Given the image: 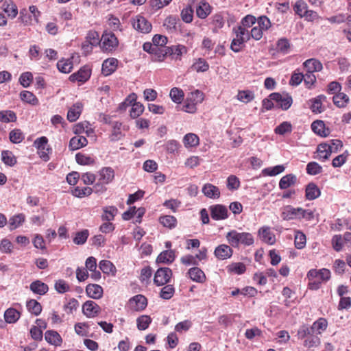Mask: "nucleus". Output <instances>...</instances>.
Here are the masks:
<instances>
[{
	"mask_svg": "<svg viewBox=\"0 0 351 351\" xmlns=\"http://www.w3.org/2000/svg\"><path fill=\"white\" fill-rule=\"evenodd\" d=\"M328 328V321L324 317H319L311 326L303 324L298 330V339H303V346L308 349L317 348L321 344L319 335H322Z\"/></svg>",
	"mask_w": 351,
	"mask_h": 351,
	"instance_id": "1",
	"label": "nucleus"
},
{
	"mask_svg": "<svg viewBox=\"0 0 351 351\" xmlns=\"http://www.w3.org/2000/svg\"><path fill=\"white\" fill-rule=\"evenodd\" d=\"M226 239L229 245L232 247H239L240 245L244 247L250 246L254 242L253 235L250 232H239L236 230L229 231Z\"/></svg>",
	"mask_w": 351,
	"mask_h": 351,
	"instance_id": "2",
	"label": "nucleus"
},
{
	"mask_svg": "<svg viewBox=\"0 0 351 351\" xmlns=\"http://www.w3.org/2000/svg\"><path fill=\"white\" fill-rule=\"evenodd\" d=\"M232 32L234 38L230 48L234 52H239L243 48L245 43L250 40V31L237 25L233 27Z\"/></svg>",
	"mask_w": 351,
	"mask_h": 351,
	"instance_id": "3",
	"label": "nucleus"
},
{
	"mask_svg": "<svg viewBox=\"0 0 351 351\" xmlns=\"http://www.w3.org/2000/svg\"><path fill=\"white\" fill-rule=\"evenodd\" d=\"M29 11L30 14H28L27 10L25 8L21 10L19 19H20L21 21L27 26L32 25L34 24L33 21L36 23H38L41 13L36 6L30 5L29 7Z\"/></svg>",
	"mask_w": 351,
	"mask_h": 351,
	"instance_id": "4",
	"label": "nucleus"
},
{
	"mask_svg": "<svg viewBox=\"0 0 351 351\" xmlns=\"http://www.w3.org/2000/svg\"><path fill=\"white\" fill-rule=\"evenodd\" d=\"M136 95L134 93L130 94L125 100L120 104V108H123L128 105H132L130 115L132 119L138 117L144 111V106L140 102H135Z\"/></svg>",
	"mask_w": 351,
	"mask_h": 351,
	"instance_id": "5",
	"label": "nucleus"
},
{
	"mask_svg": "<svg viewBox=\"0 0 351 351\" xmlns=\"http://www.w3.org/2000/svg\"><path fill=\"white\" fill-rule=\"evenodd\" d=\"M100 44L103 51H112L118 46V40L114 34L104 32L101 38Z\"/></svg>",
	"mask_w": 351,
	"mask_h": 351,
	"instance_id": "6",
	"label": "nucleus"
},
{
	"mask_svg": "<svg viewBox=\"0 0 351 351\" xmlns=\"http://www.w3.org/2000/svg\"><path fill=\"white\" fill-rule=\"evenodd\" d=\"M172 276V271L168 267L159 268L154 278V282L157 286H162L167 284Z\"/></svg>",
	"mask_w": 351,
	"mask_h": 351,
	"instance_id": "7",
	"label": "nucleus"
},
{
	"mask_svg": "<svg viewBox=\"0 0 351 351\" xmlns=\"http://www.w3.org/2000/svg\"><path fill=\"white\" fill-rule=\"evenodd\" d=\"M128 130L127 125H123L122 123L119 121H114L112 123V131L110 135V140L111 141H118L121 140L124 136V132Z\"/></svg>",
	"mask_w": 351,
	"mask_h": 351,
	"instance_id": "8",
	"label": "nucleus"
},
{
	"mask_svg": "<svg viewBox=\"0 0 351 351\" xmlns=\"http://www.w3.org/2000/svg\"><path fill=\"white\" fill-rule=\"evenodd\" d=\"M147 305V298L143 295H136L129 300L128 306L132 311H141Z\"/></svg>",
	"mask_w": 351,
	"mask_h": 351,
	"instance_id": "9",
	"label": "nucleus"
},
{
	"mask_svg": "<svg viewBox=\"0 0 351 351\" xmlns=\"http://www.w3.org/2000/svg\"><path fill=\"white\" fill-rule=\"evenodd\" d=\"M132 26L143 34H147L152 30L151 23L145 17L139 15L133 19Z\"/></svg>",
	"mask_w": 351,
	"mask_h": 351,
	"instance_id": "10",
	"label": "nucleus"
},
{
	"mask_svg": "<svg viewBox=\"0 0 351 351\" xmlns=\"http://www.w3.org/2000/svg\"><path fill=\"white\" fill-rule=\"evenodd\" d=\"M211 217L215 220H223L228 217V208L221 204H216L210 207Z\"/></svg>",
	"mask_w": 351,
	"mask_h": 351,
	"instance_id": "11",
	"label": "nucleus"
},
{
	"mask_svg": "<svg viewBox=\"0 0 351 351\" xmlns=\"http://www.w3.org/2000/svg\"><path fill=\"white\" fill-rule=\"evenodd\" d=\"M82 311L87 317L93 318L98 315L101 308L94 301L88 300L83 304Z\"/></svg>",
	"mask_w": 351,
	"mask_h": 351,
	"instance_id": "12",
	"label": "nucleus"
},
{
	"mask_svg": "<svg viewBox=\"0 0 351 351\" xmlns=\"http://www.w3.org/2000/svg\"><path fill=\"white\" fill-rule=\"evenodd\" d=\"M269 97L271 99L276 101L280 107L284 110H288L291 107L293 102V99L291 96L287 95L283 97L278 93H274L270 94Z\"/></svg>",
	"mask_w": 351,
	"mask_h": 351,
	"instance_id": "13",
	"label": "nucleus"
},
{
	"mask_svg": "<svg viewBox=\"0 0 351 351\" xmlns=\"http://www.w3.org/2000/svg\"><path fill=\"white\" fill-rule=\"evenodd\" d=\"M302 208H294L287 206L284 208L282 212V217L285 220L300 219Z\"/></svg>",
	"mask_w": 351,
	"mask_h": 351,
	"instance_id": "14",
	"label": "nucleus"
},
{
	"mask_svg": "<svg viewBox=\"0 0 351 351\" xmlns=\"http://www.w3.org/2000/svg\"><path fill=\"white\" fill-rule=\"evenodd\" d=\"M307 276L316 278L321 281V283H322L328 281L330 278V271L329 269L326 268L321 269H313L308 272Z\"/></svg>",
	"mask_w": 351,
	"mask_h": 351,
	"instance_id": "15",
	"label": "nucleus"
},
{
	"mask_svg": "<svg viewBox=\"0 0 351 351\" xmlns=\"http://www.w3.org/2000/svg\"><path fill=\"white\" fill-rule=\"evenodd\" d=\"M99 182L101 184L111 182L114 178V171L111 167H104L99 171Z\"/></svg>",
	"mask_w": 351,
	"mask_h": 351,
	"instance_id": "16",
	"label": "nucleus"
},
{
	"mask_svg": "<svg viewBox=\"0 0 351 351\" xmlns=\"http://www.w3.org/2000/svg\"><path fill=\"white\" fill-rule=\"evenodd\" d=\"M258 236L260 239L269 245H273L276 242L274 234L269 227H262L258 230Z\"/></svg>",
	"mask_w": 351,
	"mask_h": 351,
	"instance_id": "17",
	"label": "nucleus"
},
{
	"mask_svg": "<svg viewBox=\"0 0 351 351\" xmlns=\"http://www.w3.org/2000/svg\"><path fill=\"white\" fill-rule=\"evenodd\" d=\"M232 250L230 245L221 244L217 246L215 250V256L220 260L229 258L232 255Z\"/></svg>",
	"mask_w": 351,
	"mask_h": 351,
	"instance_id": "18",
	"label": "nucleus"
},
{
	"mask_svg": "<svg viewBox=\"0 0 351 351\" xmlns=\"http://www.w3.org/2000/svg\"><path fill=\"white\" fill-rule=\"evenodd\" d=\"M311 128L315 134L322 137H326L330 133V129L326 128L324 122L321 120L313 121L311 124Z\"/></svg>",
	"mask_w": 351,
	"mask_h": 351,
	"instance_id": "19",
	"label": "nucleus"
},
{
	"mask_svg": "<svg viewBox=\"0 0 351 351\" xmlns=\"http://www.w3.org/2000/svg\"><path fill=\"white\" fill-rule=\"evenodd\" d=\"M90 77V70L88 68L83 67L77 72L73 73L69 76V80L71 82H84L87 81Z\"/></svg>",
	"mask_w": 351,
	"mask_h": 351,
	"instance_id": "20",
	"label": "nucleus"
},
{
	"mask_svg": "<svg viewBox=\"0 0 351 351\" xmlns=\"http://www.w3.org/2000/svg\"><path fill=\"white\" fill-rule=\"evenodd\" d=\"M118 60L116 58H108L102 64L101 71L105 76L111 75L117 67Z\"/></svg>",
	"mask_w": 351,
	"mask_h": 351,
	"instance_id": "21",
	"label": "nucleus"
},
{
	"mask_svg": "<svg viewBox=\"0 0 351 351\" xmlns=\"http://www.w3.org/2000/svg\"><path fill=\"white\" fill-rule=\"evenodd\" d=\"M332 147H333L327 143L319 144L317 148L318 159L322 161L326 160L332 152Z\"/></svg>",
	"mask_w": 351,
	"mask_h": 351,
	"instance_id": "22",
	"label": "nucleus"
},
{
	"mask_svg": "<svg viewBox=\"0 0 351 351\" xmlns=\"http://www.w3.org/2000/svg\"><path fill=\"white\" fill-rule=\"evenodd\" d=\"M204 195L210 199H218L220 197V191L219 188L212 184H205L202 187Z\"/></svg>",
	"mask_w": 351,
	"mask_h": 351,
	"instance_id": "23",
	"label": "nucleus"
},
{
	"mask_svg": "<svg viewBox=\"0 0 351 351\" xmlns=\"http://www.w3.org/2000/svg\"><path fill=\"white\" fill-rule=\"evenodd\" d=\"M86 292L89 298L99 299L103 295V288L97 284H89L86 287Z\"/></svg>",
	"mask_w": 351,
	"mask_h": 351,
	"instance_id": "24",
	"label": "nucleus"
},
{
	"mask_svg": "<svg viewBox=\"0 0 351 351\" xmlns=\"http://www.w3.org/2000/svg\"><path fill=\"white\" fill-rule=\"evenodd\" d=\"M186 47L181 45L166 47V53L174 56L176 60H181L182 56L186 53Z\"/></svg>",
	"mask_w": 351,
	"mask_h": 351,
	"instance_id": "25",
	"label": "nucleus"
},
{
	"mask_svg": "<svg viewBox=\"0 0 351 351\" xmlns=\"http://www.w3.org/2000/svg\"><path fill=\"white\" fill-rule=\"evenodd\" d=\"M303 65L306 69V71H308V73L318 72L323 69L322 64L319 60L314 58L306 60L303 63Z\"/></svg>",
	"mask_w": 351,
	"mask_h": 351,
	"instance_id": "26",
	"label": "nucleus"
},
{
	"mask_svg": "<svg viewBox=\"0 0 351 351\" xmlns=\"http://www.w3.org/2000/svg\"><path fill=\"white\" fill-rule=\"evenodd\" d=\"M88 143L86 137L83 136H76L71 138L69 147L71 150H77L85 147Z\"/></svg>",
	"mask_w": 351,
	"mask_h": 351,
	"instance_id": "27",
	"label": "nucleus"
},
{
	"mask_svg": "<svg viewBox=\"0 0 351 351\" xmlns=\"http://www.w3.org/2000/svg\"><path fill=\"white\" fill-rule=\"evenodd\" d=\"M29 289L33 293L40 295H45L49 290L47 285L38 280L32 282Z\"/></svg>",
	"mask_w": 351,
	"mask_h": 351,
	"instance_id": "28",
	"label": "nucleus"
},
{
	"mask_svg": "<svg viewBox=\"0 0 351 351\" xmlns=\"http://www.w3.org/2000/svg\"><path fill=\"white\" fill-rule=\"evenodd\" d=\"M82 110V105L80 103H76L69 108L67 113V119L70 122L75 121L80 116Z\"/></svg>",
	"mask_w": 351,
	"mask_h": 351,
	"instance_id": "29",
	"label": "nucleus"
},
{
	"mask_svg": "<svg viewBox=\"0 0 351 351\" xmlns=\"http://www.w3.org/2000/svg\"><path fill=\"white\" fill-rule=\"evenodd\" d=\"M188 274L189 275L190 278L195 282L202 283L206 280V276L202 270H201L198 267H192L191 268Z\"/></svg>",
	"mask_w": 351,
	"mask_h": 351,
	"instance_id": "30",
	"label": "nucleus"
},
{
	"mask_svg": "<svg viewBox=\"0 0 351 351\" xmlns=\"http://www.w3.org/2000/svg\"><path fill=\"white\" fill-rule=\"evenodd\" d=\"M297 182V178L294 174L290 173L283 176L279 182L280 189H287L294 185Z\"/></svg>",
	"mask_w": 351,
	"mask_h": 351,
	"instance_id": "31",
	"label": "nucleus"
},
{
	"mask_svg": "<svg viewBox=\"0 0 351 351\" xmlns=\"http://www.w3.org/2000/svg\"><path fill=\"white\" fill-rule=\"evenodd\" d=\"M320 190L317 186L311 182L306 187V198L308 200H313L320 195Z\"/></svg>",
	"mask_w": 351,
	"mask_h": 351,
	"instance_id": "32",
	"label": "nucleus"
},
{
	"mask_svg": "<svg viewBox=\"0 0 351 351\" xmlns=\"http://www.w3.org/2000/svg\"><path fill=\"white\" fill-rule=\"evenodd\" d=\"M99 267L102 271L103 273L106 274H112V276H115L117 272V269L115 266L108 260H102L99 263Z\"/></svg>",
	"mask_w": 351,
	"mask_h": 351,
	"instance_id": "33",
	"label": "nucleus"
},
{
	"mask_svg": "<svg viewBox=\"0 0 351 351\" xmlns=\"http://www.w3.org/2000/svg\"><path fill=\"white\" fill-rule=\"evenodd\" d=\"M326 97L321 95L311 100V109L315 113H321L323 112L322 102L326 101Z\"/></svg>",
	"mask_w": 351,
	"mask_h": 351,
	"instance_id": "34",
	"label": "nucleus"
},
{
	"mask_svg": "<svg viewBox=\"0 0 351 351\" xmlns=\"http://www.w3.org/2000/svg\"><path fill=\"white\" fill-rule=\"evenodd\" d=\"M175 259V252L173 250H165L157 257L156 261L160 263H171Z\"/></svg>",
	"mask_w": 351,
	"mask_h": 351,
	"instance_id": "35",
	"label": "nucleus"
},
{
	"mask_svg": "<svg viewBox=\"0 0 351 351\" xmlns=\"http://www.w3.org/2000/svg\"><path fill=\"white\" fill-rule=\"evenodd\" d=\"M199 137L193 133L186 134L183 138V143L186 147H193L199 145Z\"/></svg>",
	"mask_w": 351,
	"mask_h": 351,
	"instance_id": "36",
	"label": "nucleus"
},
{
	"mask_svg": "<svg viewBox=\"0 0 351 351\" xmlns=\"http://www.w3.org/2000/svg\"><path fill=\"white\" fill-rule=\"evenodd\" d=\"M118 213V209L115 206H106L103 208L101 219L103 221H112Z\"/></svg>",
	"mask_w": 351,
	"mask_h": 351,
	"instance_id": "37",
	"label": "nucleus"
},
{
	"mask_svg": "<svg viewBox=\"0 0 351 351\" xmlns=\"http://www.w3.org/2000/svg\"><path fill=\"white\" fill-rule=\"evenodd\" d=\"M3 10L11 19L15 18L18 14V8L12 1H5L3 4Z\"/></svg>",
	"mask_w": 351,
	"mask_h": 351,
	"instance_id": "38",
	"label": "nucleus"
},
{
	"mask_svg": "<svg viewBox=\"0 0 351 351\" xmlns=\"http://www.w3.org/2000/svg\"><path fill=\"white\" fill-rule=\"evenodd\" d=\"M285 169V167L282 165H276L274 167H270L265 168L262 170L263 176H276L282 173Z\"/></svg>",
	"mask_w": 351,
	"mask_h": 351,
	"instance_id": "39",
	"label": "nucleus"
},
{
	"mask_svg": "<svg viewBox=\"0 0 351 351\" xmlns=\"http://www.w3.org/2000/svg\"><path fill=\"white\" fill-rule=\"evenodd\" d=\"M20 317V313L13 308H10L5 311L4 318L7 323H15Z\"/></svg>",
	"mask_w": 351,
	"mask_h": 351,
	"instance_id": "40",
	"label": "nucleus"
},
{
	"mask_svg": "<svg viewBox=\"0 0 351 351\" xmlns=\"http://www.w3.org/2000/svg\"><path fill=\"white\" fill-rule=\"evenodd\" d=\"M45 339L48 343L55 346L60 345L62 341L60 335L53 330L47 331L45 335Z\"/></svg>",
	"mask_w": 351,
	"mask_h": 351,
	"instance_id": "41",
	"label": "nucleus"
},
{
	"mask_svg": "<svg viewBox=\"0 0 351 351\" xmlns=\"http://www.w3.org/2000/svg\"><path fill=\"white\" fill-rule=\"evenodd\" d=\"M169 96L174 103L180 104L184 99V94L182 89L174 87L171 89Z\"/></svg>",
	"mask_w": 351,
	"mask_h": 351,
	"instance_id": "42",
	"label": "nucleus"
},
{
	"mask_svg": "<svg viewBox=\"0 0 351 351\" xmlns=\"http://www.w3.org/2000/svg\"><path fill=\"white\" fill-rule=\"evenodd\" d=\"M152 318L149 315H142L136 319V326L139 330H146L152 323Z\"/></svg>",
	"mask_w": 351,
	"mask_h": 351,
	"instance_id": "43",
	"label": "nucleus"
},
{
	"mask_svg": "<svg viewBox=\"0 0 351 351\" xmlns=\"http://www.w3.org/2000/svg\"><path fill=\"white\" fill-rule=\"evenodd\" d=\"M20 97L22 101L27 104L36 106L38 104V99L32 93L27 90H23L20 93Z\"/></svg>",
	"mask_w": 351,
	"mask_h": 351,
	"instance_id": "44",
	"label": "nucleus"
},
{
	"mask_svg": "<svg viewBox=\"0 0 351 351\" xmlns=\"http://www.w3.org/2000/svg\"><path fill=\"white\" fill-rule=\"evenodd\" d=\"M332 100L337 107L343 108L347 106L349 101V97L343 93H339L333 96Z\"/></svg>",
	"mask_w": 351,
	"mask_h": 351,
	"instance_id": "45",
	"label": "nucleus"
},
{
	"mask_svg": "<svg viewBox=\"0 0 351 351\" xmlns=\"http://www.w3.org/2000/svg\"><path fill=\"white\" fill-rule=\"evenodd\" d=\"M27 308L28 311L34 315H38L42 311L41 304L36 300H30L27 302Z\"/></svg>",
	"mask_w": 351,
	"mask_h": 351,
	"instance_id": "46",
	"label": "nucleus"
},
{
	"mask_svg": "<svg viewBox=\"0 0 351 351\" xmlns=\"http://www.w3.org/2000/svg\"><path fill=\"white\" fill-rule=\"evenodd\" d=\"M57 67L60 72L64 73H69L73 69V63L69 59L61 60L57 62Z\"/></svg>",
	"mask_w": 351,
	"mask_h": 351,
	"instance_id": "47",
	"label": "nucleus"
},
{
	"mask_svg": "<svg viewBox=\"0 0 351 351\" xmlns=\"http://www.w3.org/2000/svg\"><path fill=\"white\" fill-rule=\"evenodd\" d=\"M291 45L287 38H282L277 41L276 48L278 51L287 54L289 51Z\"/></svg>",
	"mask_w": 351,
	"mask_h": 351,
	"instance_id": "48",
	"label": "nucleus"
},
{
	"mask_svg": "<svg viewBox=\"0 0 351 351\" xmlns=\"http://www.w3.org/2000/svg\"><path fill=\"white\" fill-rule=\"evenodd\" d=\"M237 99L243 103H248L252 101L254 98V94L252 91L246 90H239L237 94Z\"/></svg>",
	"mask_w": 351,
	"mask_h": 351,
	"instance_id": "49",
	"label": "nucleus"
},
{
	"mask_svg": "<svg viewBox=\"0 0 351 351\" xmlns=\"http://www.w3.org/2000/svg\"><path fill=\"white\" fill-rule=\"evenodd\" d=\"M246 270V267L243 263H234L228 266V271L237 275L243 274Z\"/></svg>",
	"mask_w": 351,
	"mask_h": 351,
	"instance_id": "50",
	"label": "nucleus"
},
{
	"mask_svg": "<svg viewBox=\"0 0 351 351\" xmlns=\"http://www.w3.org/2000/svg\"><path fill=\"white\" fill-rule=\"evenodd\" d=\"M2 161L10 167L14 166L16 163V158L13 154L8 150L3 151L1 153Z\"/></svg>",
	"mask_w": 351,
	"mask_h": 351,
	"instance_id": "51",
	"label": "nucleus"
},
{
	"mask_svg": "<svg viewBox=\"0 0 351 351\" xmlns=\"http://www.w3.org/2000/svg\"><path fill=\"white\" fill-rule=\"evenodd\" d=\"M192 68L197 72H206L209 69V64L204 59L199 58L193 63Z\"/></svg>",
	"mask_w": 351,
	"mask_h": 351,
	"instance_id": "52",
	"label": "nucleus"
},
{
	"mask_svg": "<svg viewBox=\"0 0 351 351\" xmlns=\"http://www.w3.org/2000/svg\"><path fill=\"white\" fill-rule=\"evenodd\" d=\"M159 221L165 227L171 229L176 226V223H177V219L173 216L165 215V216L160 217L159 219Z\"/></svg>",
	"mask_w": 351,
	"mask_h": 351,
	"instance_id": "53",
	"label": "nucleus"
},
{
	"mask_svg": "<svg viewBox=\"0 0 351 351\" xmlns=\"http://www.w3.org/2000/svg\"><path fill=\"white\" fill-rule=\"evenodd\" d=\"M257 18L251 14H247L243 17L241 21L239 27H243L244 29H248V28L253 26L256 23Z\"/></svg>",
	"mask_w": 351,
	"mask_h": 351,
	"instance_id": "54",
	"label": "nucleus"
},
{
	"mask_svg": "<svg viewBox=\"0 0 351 351\" xmlns=\"http://www.w3.org/2000/svg\"><path fill=\"white\" fill-rule=\"evenodd\" d=\"M76 162L81 165H90L95 163V160L86 154L77 153L75 155Z\"/></svg>",
	"mask_w": 351,
	"mask_h": 351,
	"instance_id": "55",
	"label": "nucleus"
},
{
	"mask_svg": "<svg viewBox=\"0 0 351 351\" xmlns=\"http://www.w3.org/2000/svg\"><path fill=\"white\" fill-rule=\"evenodd\" d=\"M16 120V114L11 110L0 111V121L4 123L14 122Z\"/></svg>",
	"mask_w": 351,
	"mask_h": 351,
	"instance_id": "56",
	"label": "nucleus"
},
{
	"mask_svg": "<svg viewBox=\"0 0 351 351\" xmlns=\"http://www.w3.org/2000/svg\"><path fill=\"white\" fill-rule=\"evenodd\" d=\"M86 40L92 45L97 46L101 43L99 33L96 31H89L86 36Z\"/></svg>",
	"mask_w": 351,
	"mask_h": 351,
	"instance_id": "57",
	"label": "nucleus"
},
{
	"mask_svg": "<svg viewBox=\"0 0 351 351\" xmlns=\"http://www.w3.org/2000/svg\"><path fill=\"white\" fill-rule=\"evenodd\" d=\"M306 235L300 231H297L295 232L294 240L295 247L299 250L303 249L306 245Z\"/></svg>",
	"mask_w": 351,
	"mask_h": 351,
	"instance_id": "58",
	"label": "nucleus"
},
{
	"mask_svg": "<svg viewBox=\"0 0 351 351\" xmlns=\"http://www.w3.org/2000/svg\"><path fill=\"white\" fill-rule=\"evenodd\" d=\"M89 235L88 230L77 232L73 238V242L76 245H83L86 243Z\"/></svg>",
	"mask_w": 351,
	"mask_h": 351,
	"instance_id": "59",
	"label": "nucleus"
},
{
	"mask_svg": "<svg viewBox=\"0 0 351 351\" xmlns=\"http://www.w3.org/2000/svg\"><path fill=\"white\" fill-rule=\"evenodd\" d=\"M25 220V215L23 214H19L14 215L9 219V226L10 230H14L18 228Z\"/></svg>",
	"mask_w": 351,
	"mask_h": 351,
	"instance_id": "60",
	"label": "nucleus"
},
{
	"mask_svg": "<svg viewBox=\"0 0 351 351\" xmlns=\"http://www.w3.org/2000/svg\"><path fill=\"white\" fill-rule=\"evenodd\" d=\"M93 193V189L88 186L80 188L79 186L74 189L72 191V194L77 197L82 198L84 196L90 195Z\"/></svg>",
	"mask_w": 351,
	"mask_h": 351,
	"instance_id": "61",
	"label": "nucleus"
},
{
	"mask_svg": "<svg viewBox=\"0 0 351 351\" xmlns=\"http://www.w3.org/2000/svg\"><path fill=\"white\" fill-rule=\"evenodd\" d=\"M256 23L258 26L264 32L267 31L271 27V22L269 19L265 16H261L257 18Z\"/></svg>",
	"mask_w": 351,
	"mask_h": 351,
	"instance_id": "62",
	"label": "nucleus"
},
{
	"mask_svg": "<svg viewBox=\"0 0 351 351\" xmlns=\"http://www.w3.org/2000/svg\"><path fill=\"white\" fill-rule=\"evenodd\" d=\"M175 293V289L173 285H166L161 289L160 296L164 300L171 299Z\"/></svg>",
	"mask_w": 351,
	"mask_h": 351,
	"instance_id": "63",
	"label": "nucleus"
},
{
	"mask_svg": "<svg viewBox=\"0 0 351 351\" xmlns=\"http://www.w3.org/2000/svg\"><path fill=\"white\" fill-rule=\"evenodd\" d=\"M187 99L190 100V101H192L195 105L200 104L204 100V93L199 90H196L193 92H191L187 97Z\"/></svg>",
	"mask_w": 351,
	"mask_h": 351,
	"instance_id": "64",
	"label": "nucleus"
}]
</instances>
